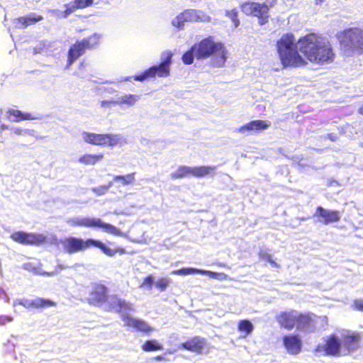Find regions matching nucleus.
Returning a JSON list of instances; mask_svg holds the SVG:
<instances>
[{
    "mask_svg": "<svg viewBox=\"0 0 363 363\" xmlns=\"http://www.w3.org/2000/svg\"><path fill=\"white\" fill-rule=\"evenodd\" d=\"M277 50L284 67H304L307 61L323 65L331 62L335 57L331 44L315 33H307L297 42L293 33H284L277 42Z\"/></svg>",
    "mask_w": 363,
    "mask_h": 363,
    "instance_id": "obj_1",
    "label": "nucleus"
},
{
    "mask_svg": "<svg viewBox=\"0 0 363 363\" xmlns=\"http://www.w3.org/2000/svg\"><path fill=\"white\" fill-rule=\"evenodd\" d=\"M61 244L64 252L69 255L84 252L92 247L99 249L104 255L110 257H114L117 254L123 255L128 253L125 248L123 247L111 248L102 241L91 238L84 240L79 237L69 236L62 240Z\"/></svg>",
    "mask_w": 363,
    "mask_h": 363,
    "instance_id": "obj_2",
    "label": "nucleus"
},
{
    "mask_svg": "<svg viewBox=\"0 0 363 363\" xmlns=\"http://www.w3.org/2000/svg\"><path fill=\"white\" fill-rule=\"evenodd\" d=\"M194 55L196 59H206L211 56L212 64L221 67L224 66L228 51L221 42H215L212 36H208L194 45Z\"/></svg>",
    "mask_w": 363,
    "mask_h": 363,
    "instance_id": "obj_3",
    "label": "nucleus"
},
{
    "mask_svg": "<svg viewBox=\"0 0 363 363\" xmlns=\"http://www.w3.org/2000/svg\"><path fill=\"white\" fill-rule=\"evenodd\" d=\"M101 43V35L93 33L81 40H77L70 45L67 52L66 67L69 68L73 65L86 50L96 49Z\"/></svg>",
    "mask_w": 363,
    "mask_h": 363,
    "instance_id": "obj_4",
    "label": "nucleus"
},
{
    "mask_svg": "<svg viewBox=\"0 0 363 363\" xmlns=\"http://www.w3.org/2000/svg\"><path fill=\"white\" fill-rule=\"evenodd\" d=\"M277 3V0H264L263 3L246 1L240 4L241 11L247 16L257 18L259 25L263 26L269 22V11Z\"/></svg>",
    "mask_w": 363,
    "mask_h": 363,
    "instance_id": "obj_5",
    "label": "nucleus"
},
{
    "mask_svg": "<svg viewBox=\"0 0 363 363\" xmlns=\"http://www.w3.org/2000/svg\"><path fill=\"white\" fill-rule=\"evenodd\" d=\"M337 37L346 51L363 54V29L359 27L349 28L340 32Z\"/></svg>",
    "mask_w": 363,
    "mask_h": 363,
    "instance_id": "obj_6",
    "label": "nucleus"
},
{
    "mask_svg": "<svg viewBox=\"0 0 363 363\" xmlns=\"http://www.w3.org/2000/svg\"><path fill=\"white\" fill-rule=\"evenodd\" d=\"M67 223L73 228H101L105 232L113 235L120 236L122 235L120 229L111 224L103 222L99 218H69L67 219Z\"/></svg>",
    "mask_w": 363,
    "mask_h": 363,
    "instance_id": "obj_7",
    "label": "nucleus"
},
{
    "mask_svg": "<svg viewBox=\"0 0 363 363\" xmlns=\"http://www.w3.org/2000/svg\"><path fill=\"white\" fill-rule=\"evenodd\" d=\"M315 352L322 353L328 357H342V342L340 338L335 333L328 335L323 344L318 345L315 348Z\"/></svg>",
    "mask_w": 363,
    "mask_h": 363,
    "instance_id": "obj_8",
    "label": "nucleus"
},
{
    "mask_svg": "<svg viewBox=\"0 0 363 363\" xmlns=\"http://www.w3.org/2000/svg\"><path fill=\"white\" fill-rule=\"evenodd\" d=\"M82 138L86 143L101 147H114L120 142L117 134L83 132Z\"/></svg>",
    "mask_w": 363,
    "mask_h": 363,
    "instance_id": "obj_9",
    "label": "nucleus"
},
{
    "mask_svg": "<svg viewBox=\"0 0 363 363\" xmlns=\"http://www.w3.org/2000/svg\"><path fill=\"white\" fill-rule=\"evenodd\" d=\"M11 239L23 245L40 246L47 242V237L42 233L16 231L11 234Z\"/></svg>",
    "mask_w": 363,
    "mask_h": 363,
    "instance_id": "obj_10",
    "label": "nucleus"
},
{
    "mask_svg": "<svg viewBox=\"0 0 363 363\" xmlns=\"http://www.w3.org/2000/svg\"><path fill=\"white\" fill-rule=\"evenodd\" d=\"M173 54L172 52H164L162 54V60L157 65H153L147 69L150 78L167 77L170 74V65Z\"/></svg>",
    "mask_w": 363,
    "mask_h": 363,
    "instance_id": "obj_11",
    "label": "nucleus"
},
{
    "mask_svg": "<svg viewBox=\"0 0 363 363\" xmlns=\"http://www.w3.org/2000/svg\"><path fill=\"white\" fill-rule=\"evenodd\" d=\"M343 356L350 354L360 348L362 340L359 332H348L343 334L340 338Z\"/></svg>",
    "mask_w": 363,
    "mask_h": 363,
    "instance_id": "obj_12",
    "label": "nucleus"
},
{
    "mask_svg": "<svg viewBox=\"0 0 363 363\" xmlns=\"http://www.w3.org/2000/svg\"><path fill=\"white\" fill-rule=\"evenodd\" d=\"M319 318V316L311 312L298 313L296 328L298 331L313 332Z\"/></svg>",
    "mask_w": 363,
    "mask_h": 363,
    "instance_id": "obj_13",
    "label": "nucleus"
},
{
    "mask_svg": "<svg viewBox=\"0 0 363 363\" xmlns=\"http://www.w3.org/2000/svg\"><path fill=\"white\" fill-rule=\"evenodd\" d=\"M108 288L105 285L95 283L89 294L87 302L90 305L101 306L108 301Z\"/></svg>",
    "mask_w": 363,
    "mask_h": 363,
    "instance_id": "obj_14",
    "label": "nucleus"
},
{
    "mask_svg": "<svg viewBox=\"0 0 363 363\" xmlns=\"http://www.w3.org/2000/svg\"><path fill=\"white\" fill-rule=\"evenodd\" d=\"M282 344L287 353L297 355L302 350V340L298 334L290 333L282 337Z\"/></svg>",
    "mask_w": 363,
    "mask_h": 363,
    "instance_id": "obj_15",
    "label": "nucleus"
},
{
    "mask_svg": "<svg viewBox=\"0 0 363 363\" xmlns=\"http://www.w3.org/2000/svg\"><path fill=\"white\" fill-rule=\"evenodd\" d=\"M180 347L196 354H203L207 350V341L204 337L195 335L182 342Z\"/></svg>",
    "mask_w": 363,
    "mask_h": 363,
    "instance_id": "obj_16",
    "label": "nucleus"
},
{
    "mask_svg": "<svg viewBox=\"0 0 363 363\" xmlns=\"http://www.w3.org/2000/svg\"><path fill=\"white\" fill-rule=\"evenodd\" d=\"M297 314L295 310L281 311L275 316V320L280 328L291 330L296 328Z\"/></svg>",
    "mask_w": 363,
    "mask_h": 363,
    "instance_id": "obj_17",
    "label": "nucleus"
},
{
    "mask_svg": "<svg viewBox=\"0 0 363 363\" xmlns=\"http://www.w3.org/2000/svg\"><path fill=\"white\" fill-rule=\"evenodd\" d=\"M315 216L318 218L319 222L324 225L337 223L340 220V215L338 211L325 209L322 206H318Z\"/></svg>",
    "mask_w": 363,
    "mask_h": 363,
    "instance_id": "obj_18",
    "label": "nucleus"
},
{
    "mask_svg": "<svg viewBox=\"0 0 363 363\" xmlns=\"http://www.w3.org/2000/svg\"><path fill=\"white\" fill-rule=\"evenodd\" d=\"M121 318L125 326L133 328L138 332L150 334L154 331V328L143 320L133 318L128 315H122Z\"/></svg>",
    "mask_w": 363,
    "mask_h": 363,
    "instance_id": "obj_19",
    "label": "nucleus"
},
{
    "mask_svg": "<svg viewBox=\"0 0 363 363\" xmlns=\"http://www.w3.org/2000/svg\"><path fill=\"white\" fill-rule=\"evenodd\" d=\"M270 122L263 120H253L238 128L236 132L246 133L250 132H260L270 126Z\"/></svg>",
    "mask_w": 363,
    "mask_h": 363,
    "instance_id": "obj_20",
    "label": "nucleus"
},
{
    "mask_svg": "<svg viewBox=\"0 0 363 363\" xmlns=\"http://www.w3.org/2000/svg\"><path fill=\"white\" fill-rule=\"evenodd\" d=\"M130 310H132L131 303L119 298L117 295L112 296L107 304V311L110 312L121 313Z\"/></svg>",
    "mask_w": 363,
    "mask_h": 363,
    "instance_id": "obj_21",
    "label": "nucleus"
},
{
    "mask_svg": "<svg viewBox=\"0 0 363 363\" xmlns=\"http://www.w3.org/2000/svg\"><path fill=\"white\" fill-rule=\"evenodd\" d=\"M43 20V16L42 15L31 13L28 16H20L14 18L13 23L16 28L24 29L30 26L35 25Z\"/></svg>",
    "mask_w": 363,
    "mask_h": 363,
    "instance_id": "obj_22",
    "label": "nucleus"
},
{
    "mask_svg": "<svg viewBox=\"0 0 363 363\" xmlns=\"http://www.w3.org/2000/svg\"><path fill=\"white\" fill-rule=\"evenodd\" d=\"M196 11L194 9H186L177 15L172 20V25L177 28H182L185 22L193 21L196 19Z\"/></svg>",
    "mask_w": 363,
    "mask_h": 363,
    "instance_id": "obj_23",
    "label": "nucleus"
},
{
    "mask_svg": "<svg viewBox=\"0 0 363 363\" xmlns=\"http://www.w3.org/2000/svg\"><path fill=\"white\" fill-rule=\"evenodd\" d=\"M7 118L12 122H20L22 121H29L35 119V117L30 113H23L20 110L9 108L6 111Z\"/></svg>",
    "mask_w": 363,
    "mask_h": 363,
    "instance_id": "obj_24",
    "label": "nucleus"
},
{
    "mask_svg": "<svg viewBox=\"0 0 363 363\" xmlns=\"http://www.w3.org/2000/svg\"><path fill=\"white\" fill-rule=\"evenodd\" d=\"M216 166L201 165L191 167V177L201 178L212 176L215 174Z\"/></svg>",
    "mask_w": 363,
    "mask_h": 363,
    "instance_id": "obj_25",
    "label": "nucleus"
},
{
    "mask_svg": "<svg viewBox=\"0 0 363 363\" xmlns=\"http://www.w3.org/2000/svg\"><path fill=\"white\" fill-rule=\"evenodd\" d=\"M104 157V154L101 152L98 154L86 153L79 157L78 162L84 165H95L101 161Z\"/></svg>",
    "mask_w": 363,
    "mask_h": 363,
    "instance_id": "obj_26",
    "label": "nucleus"
},
{
    "mask_svg": "<svg viewBox=\"0 0 363 363\" xmlns=\"http://www.w3.org/2000/svg\"><path fill=\"white\" fill-rule=\"evenodd\" d=\"M191 176V167L181 165L176 171L170 174V178L173 180L183 179Z\"/></svg>",
    "mask_w": 363,
    "mask_h": 363,
    "instance_id": "obj_27",
    "label": "nucleus"
},
{
    "mask_svg": "<svg viewBox=\"0 0 363 363\" xmlns=\"http://www.w3.org/2000/svg\"><path fill=\"white\" fill-rule=\"evenodd\" d=\"M238 330L239 332L243 333V337H246L252 333L254 326L249 320L244 319L238 322Z\"/></svg>",
    "mask_w": 363,
    "mask_h": 363,
    "instance_id": "obj_28",
    "label": "nucleus"
},
{
    "mask_svg": "<svg viewBox=\"0 0 363 363\" xmlns=\"http://www.w3.org/2000/svg\"><path fill=\"white\" fill-rule=\"evenodd\" d=\"M144 352L158 351L163 349L161 344L156 340H146L141 346Z\"/></svg>",
    "mask_w": 363,
    "mask_h": 363,
    "instance_id": "obj_29",
    "label": "nucleus"
},
{
    "mask_svg": "<svg viewBox=\"0 0 363 363\" xmlns=\"http://www.w3.org/2000/svg\"><path fill=\"white\" fill-rule=\"evenodd\" d=\"M206 272L201 269H198L196 268H182L179 269H176L172 272V274L179 275V276H186L189 274H204Z\"/></svg>",
    "mask_w": 363,
    "mask_h": 363,
    "instance_id": "obj_30",
    "label": "nucleus"
},
{
    "mask_svg": "<svg viewBox=\"0 0 363 363\" xmlns=\"http://www.w3.org/2000/svg\"><path fill=\"white\" fill-rule=\"evenodd\" d=\"M135 174L133 172L126 175H117L113 177V180L121 182L124 186L129 185L135 182Z\"/></svg>",
    "mask_w": 363,
    "mask_h": 363,
    "instance_id": "obj_31",
    "label": "nucleus"
},
{
    "mask_svg": "<svg viewBox=\"0 0 363 363\" xmlns=\"http://www.w3.org/2000/svg\"><path fill=\"white\" fill-rule=\"evenodd\" d=\"M225 16L232 21L234 27L237 28L238 26H239L240 20L238 18V11L235 8L231 10L226 11Z\"/></svg>",
    "mask_w": 363,
    "mask_h": 363,
    "instance_id": "obj_32",
    "label": "nucleus"
},
{
    "mask_svg": "<svg viewBox=\"0 0 363 363\" xmlns=\"http://www.w3.org/2000/svg\"><path fill=\"white\" fill-rule=\"evenodd\" d=\"M194 56H195V55H194V45H193L189 50H187L186 52H185L183 54V55L182 57V62L185 65H191L194 62Z\"/></svg>",
    "mask_w": 363,
    "mask_h": 363,
    "instance_id": "obj_33",
    "label": "nucleus"
},
{
    "mask_svg": "<svg viewBox=\"0 0 363 363\" xmlns=\"http://www.w3.org/2000/svg\"><path fill=\"white\" fill-rule=\"evenodd\" d=\"M170 282L171 281L169 278L162 277L156 281L155 286L160 291H164L167 289Z\"/></svg>",
    "mask_w": 363,
    "mask_h": 363,
    "instance_id": "obj_34",
    "label": "nucleus"
},
{
    "mask_svg": "<svg viewBox=\"0 0 363 363\" xmlns=\"http://www.w3.org/2000/svg\"><path fill=\"white\" fill-rule=\"evenodd\" d=\"M56 303L50 299L38 298V309L54 307Z\"/></svg>",
    "mask_w": 363,
    "mask_h": 363,
    "instance_id": "obj_35",
    "label": "nucleus"
},
{
    "mask_svg": "<svg viewBox=\"0 0 363 363\" xmlns=\"http://www.w3.org/2000/svg\"><path fill=\"white\" fill-rule=\"evenodd\" d=\"M73 4L77 10L89 7L93 4V0H73Z\"/></svg>",
    "mask_w": 363,
    "mask_h": 363,
    "instance_id": "obj_36",
    "label": "nucleus"
},
{
    "mask_svg": "<svg viewBox=\"0 0 363 363\" xmlns=\"http://www.w3.org/2000/svg\"><path fill=\"white\" fill-rule=\"evenodd\" d=\"M65 9L64 10L63 13H62V16L64 18H67L71 13H72L75 11H77V9L75 8V6L72 2H71L70 4H65Z\"/></svg>",
    "mask_w": 363,
    "mask_h": 363,
    "instance_id": "obj_37",
    "label": "nucleus"
},
{
    "mask_svg": "<svg viewBox=\"0 0 363 363\" xmlns=\"http://www.w3.org/2000/svg\"><path fill=\"white\" fill-rule=\"evenodd\" d=\"M153 281V277L151 274H150L144 278L140 287H147L148 289H151L152 287Z\"/></svg>",
    "mask_w": 363,
    "mask_h": 363,
    "instance_id": "obj_38",
    "label": "nucleus"
},
{
    "mask_svg": "<svg viewBox=\"0 0 363 363\" xmlns=\"http://www.w3.org/2000/svg\"><path fill=\"white\" fill-rule=\"evenodd\" d=\"M137 96L125 95L121 98V102L128 105H133L136 101Z\"/></svg>",
    "mask_w": 363,
    "mask_h": 363,
    "instance_id": "obj_39",
    "label": "nucleus"
},
{
    "mask_svg": "<svg viewBox=\"0 0 363 363\" xmlns=\"http://www.w3.org/2000/svg\"><path fill=\"white\" fill-rule=\"evenodd\" d=\"M147 78H150V76L149 75L147 69H145L143 72L133 76V79L135 81H139V82H143L144 80H145Z\"/></svg>",
    "mask_w": 363,
    "mask_h": 363,
    "instance_id": "obj_40",
    "label": "nucleus"
},
{
    "mask_svg": "<svg viewBox=\"0 0 363 363\" xmlns=\"http://www.w3.org/2000/svg\"><path fill=\"white\" fill-rule=\"evenodd\" d=\"M352 307L354 310L363 312V300L355 299L353 301Z\"/></svg>",
    "mask_w": 363,
    "mask_h": 363,
    "instance_id": "obj_41",
    "label": "nucleus"
},
{
    "mask_svg": "<svg viewBox=\"0 0 363 363\" xmlns=\"http://www.w3.org/2000/svg\"><path fill=\"white\" fill-rule=\"evenodd\" d=\"M13 317L10 315H0V325H3L6 324L7 323H10L13 320Z\"/></svg>",
    "mask_w": 363,
    "mask_h": 363,
    "instance_id": "obj_42",
    "label": "nucleus"
},
{
    "mask_svg": "<svg viewBox=\"0 0 363 363\" xmlns=\"http://www.w3.org/2000/svg\"><path fill=\"white\" fill-rule=\"evenodd\" d=\"M13 133L18 135H25L28 133V130L22 129L21 128H18L13 130Z\"/></svg>",
    "mask_w": 363,
    "mask_h": 363,
    "instance_id": "obj_43",
    "label": "nucleus"
},
{
    "mask_svg": "<svg viewBox=\"0 0 363 363\" xmlns=\"http://www.w3.org/2000/svg\"><path fill=\"white\" fill-rule=\"evenodd\" d=\"M264 259L269 262L272 266L274 267H279V264L277 263H276L272 259V255H269V254H267L265 256H264Z\"/></svg>",
    "mask_w": 363,
    "mask_h": 363,
    "instance_id": "obj_44",
    "label": "nucleus"
},
{
    "mask_svg": "<svg viewBox=\"0 0 363 363\" xmlns=\"http://www.w3.org/2000/svg\"><path fill=\"white\" fill-rule=\"evenodd\" d=\"M332 142H335L338 139V136L336 133H328L326 136Z\"/></svg>",
    "mask_w": 363,
    "mask_h": 363,
    "instance_id": "obj_45",
    "label": "nucleus"
},
{
    "mask_svg": "<svg viewBox=\"0 0 363 363\" xmlns=\"http://www.w3.org/2000/svg\"><path fill=\"white\" fill-rule=\"evenodd\" d=\"M30 301L28 299H23L19 301V304L25 307L26 308L30 309Z\"/></svg>",
    "mask_w": 363,
    "mask_h": 363,
    "instance_id": "obj_46",
    "label": "nucleus"
},
{
    "mask_svg": "<svg viewBox=\"0 0 363 363\" xmlns=\"http://www.w3.org/2000/svg\"><path fill=\"white\" fill-rule=\"evenodd\" d=\"M38 309V298L30 301V309Z\"/></svg>",
    "mask_w": 363,
    "mask_h": 363,
    "instance_id": "obj_47",
    "label": "nucleus"
},
{
    "mask_svg": "<svg viewBox=\"0 0 363 363\" xmlns=\"http://www.w3.org/2000/svg\"><path fill=\"white\" fill-rule=\"evenodd\" d=\"M153 359L155 361H163L164 360V357L162 355H157L155 357H153Z\"/></svg>",
    "mask_w": 363,
    "mask_h": 363,
    "instance_id": "obj_48",
    "label": "nucleus"
},
{
    "mask_svg": "<svg viewBox=\"0 0 363 363\" xmlns=\"http://www.w3.org/2000/svg\"><path fill=\"white\" fill-rule=\"evenodd\" d=\"M357 113L362 116H363V104L360 105L357 109Z\"/></svg>",
    "mask_w": 363,
    "mask_h": 363,
    "instance_id": "obj_49",
    "label": "nucleus"
},
{
    "mask_svg": "<svg viewBox=\"0 0 363 363\" xmlns=\"http://www.w3.org/2000/svg\"><path fill=\"white\" fill-rule=\"evenodd\" d=\"M43 274L50 277V276H53L54 274H55V272H43Z\"/></svg>",
    "mask_w": 363,
    "mask_h": 363,
    "instance_id": "obj_50",
    "label": "nucleus"
},
{
    "mask_svg": "<svg viewBox=\"0 0 363 363\" xmlns=\"http://www.w3.org/2000/svg\"><path fill=\"white\" fill-rule=\"evenodd\" d=\"M57 267H58V268H59L60 269H65V267H64V266H62V265H58Z\"/></svg>",
    "mask_w": 363,
    "mask_h": 363,
    "instance_id": "obj_51",
    "label": "nucleus"
},
{
    "mask_svg": "<svg viewBox=\"0 0 363 363\" xmlns=\"http://www.w3.org/2000/svg\"><path fill=\"white\" fill-rule=\"evenodd\" d=\"M103 189H104V191H107V190H108V187L104 186V187H103Z\"/></svg>",
    "mask_w": 363,
    "mask_h": 363,
    "instance_id": "obj_52",
    "label": "nucleus"
},
{
    "mask_svg": "<svg viewBox=\"0 0 363 363\" xmlns=\"http://www.w3.org/2000/svg\"><path fill=\"white\" fill-rule=\"evenodd\" d=\"M323 318H324V320H325V321H327V317H326V316H324V317H323Z\"/></svg>",
    "mask_w": 363,
    "mask_h": 363,
    "instance_id": "obj_53",
    "label": "nucleus"
}]
</instances>
